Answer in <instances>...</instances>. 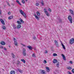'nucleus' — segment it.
Wrapping results in <instances>:
<instances>
[{
  "mask_svg": "<svg viewBox=\"0 0 74 74\" xmlns=\"http://www.w3.org/2000/svg\"><path fill=\"white\" fill-rule=\"evenodd\" d=\"M19 11L21 14L25 18H26V14H25V13L23 11H22V10H20Z\"/></svg>",
  "mask_w": 74,
  "mask_h": 74,
  "instance_id": "f257e3e1",
  "label": "nucleus"
},
{
  "mask_svg": "<svg viewBox=\"0 0 74 74\" xmlns=\"http://www.w3.org/2000/svg\"><path fill=\"white\" fill-rule=\"evenodd\" d=\"M23 56H26V49L25 48H23Z\"/></svg>",
  "mask_w": 74,
  "mask_h": 74,
  "instance_id": "f03ea898",
  "label": "nucleus"
},
{
  "mask_svg": "<svg viewBox=\"0 0 74 74\" xmlns=\"http://www.w3.org/2000/svg\"><path fill=\"white\" fill-rule=\"evenodd\" d=\"M68 19L69 21L71 23H72V17H71V16H69L68 17Z\"/></svg>",
  "mask_w": 74,
  "mask_h": 74,
  "instance_id": "7ed1b4c3",
  "label": "nucleus"
},
{
  "mask_svg": "<svg viewBox=\"0 0 74 74\" xmlns=\"http://www.w3.org/2000/svg\"><path fill=\"white\" fill-rule=\"evenodd\" d=\"M74 42V38H73L72 39H70V40L69 41V43L71 44H73Z\"/></svg>",
  "mask_w": 74,
  "mask_h": 74,
  "instance_id": "20e7f679",
  "label": "nucleus"
},
{
  "mask_svg": "<svg viewBox=\"0 0 74 74\" xmlns=\"http://www.w3.org/2000/svg\"><path fill=\"white\" fill-rule=\"evenodd\" d=\"M13 40H14V44L16 45H18V43L16 41V40L15 39V38H13Z\"/></svg>",
  "mask_w": 74,
  "mask_h": 74,
  "instance_id": "39448f33",
  "label": "nucleus"
},
{
  "mask_svg": "<svg viewBox=\"0 0 74 74\" xmlns=\"http://www.w3.org/2000/svg\"><path fill=\"white\" fill-rule=\"evenodd\" d=\"M0 21L2 24H3V25H5V23H4V20H3L2 19H0Z\"/></svg>",
  "mask_w": 74,
  "mask_h": 74,
  "instance_id": "423d86ee",
  "label": "nucleus"
},
{
  "mask_svg": "<svg viewBox=\"0 0 74 74\" xmlns=\"http://www.w3.org/2000/svg\"><path fill=\"white\" fill-rule=\"evenodd\" d=\"M69 12H70L72 15H74V12H73V11L71 10V9H70L69 10Z\"/></svg>",
  "mask_w": 74,
  "mask_h": 74,
  "instance_id": "0eeeda50",
  "label": "nucleus"
},
{
  "mask_svg": "<svg viewBox=\"0 0 74 74\" xmlns=\"http://www.w3.org/2000/svg\"><path fill=\"white\" fill-rule=\"evenodd\" d=\"M46 71L47 72H49L50 70V69H49V67L46 66Z\"/></svg>",
  "mask_w": 74,
  "mask_h": 74,
  "instance_id": "6e6552de",
  "label": "nucleus"
},
{
  "mask_svg": "<svg viewBox=\"0 0 74 74\" xmlns=\"http://www.w3.org/2000/svg\"><path fill=\"white\" fill-rule=\"evenodd\" d=\"M27 47L28 48V49H30V50H32V49H33V47H32L30 46H27Z\"/></svg>",
  "mask_w": 74,
  "mask_h": 74,
  "instance_id": "1a4fd4ad",
  "label": "nucleus"
},
{
  "mask_svg": "<svg viewBox=\"0 0 74 74\" xmlns=\"http://www.w3.org/2000/svg\"><path fill=\"white\" fill-rule=\"evenodd\" d=\"M62 58L63 59V60H66V57H65V56H64V55H63V54H62Z\"/></svg>",
  "mask_w": 74,
  "mask_h": 74,
  "instance_id": "9d476101",
  "label": "nucleus"
},
{
  "mask_svg": "<svg viewBox=\"0 0 74 74\" xmlns=\"http://www.w3.org/2000/svg\"><path fill=\"white\" fill-rule=\"evenodd\" d=\"M17 29H20L21 27V25L18 24L17 25V26H16Z\"/></svg>",
  "mask_w": 74,
  "mask_h": 74,
  "instance_id": "9b49d317",
  "label": "nucleus"
},
{
  "mask_svg": "<svg viewBox=\"0 0 74 74\" xmlns=\"http://www.w3.org/2000/svg\"><path fill=\"white\" fill-rule=\"evenodd\" d=\"M35 15V16L36 18V19H37L38 20H38H39V18H38V17L36 15V14H34Z\"/></svg>",
  "mask_w": 74,
  "mask_h": 74,
  "instance_id": "f8f14e48",
  "label": "nucleus"
},
{
  "mask_svg": "<svg viewBox=\"0 0 74 74\" xmlns=\"http://www.w3.org/2000/svg\"><path fill=\"white\" fill-rule=\"evenodd\" d=\"M10 74H15V71H12L10 72Z\"/></svg>",
  "mask_w": 74,
  "mask_h": 74,
  "instance_id": "ddd939ff",
  "label": "nucleus"
},
{
  "mask_svg": "<svg viewBox=\"0 0 74 74\" xmlns=\"http://www.w3.org/2000/svg\"><path fill=\"white\" fill-rule=\"evenodd\" d=\"M0 44H1V45H5V42H4V41L1 42Z\"/></svg>",
  "mask_w": 74,
  "mask_h": 74,
  "instance_id": "4468645a",
  "label": "nucleus"
},
{
  "mask_svg": "<svg viewBox=\"0 0 74 74\" xmlns=\"http://www.w3.org/2000/svg\"><path fill=\"white\" fill-rule=\"evenodd\" d=\"M16 2L17 3V4H19L20 5H22V4L19 2V1L18 0H16Z\"/></svg>",
  "mask_w": 74,
  "mask_h": 74,
  "instance_id": "2eb2a0df",
  "label": "nucleus"
},
{
  "mask_svg": "<svg viewBox=\"0 0 74 74\" xmlns=\"http://www.w3.org/2000/svg\"><path fill=\"white\" fill-rule=\"evenodd\" d=\"M20 21H21V22L22 23H24V21L22 20V19L21 18H20L19 19Z\"/></svg>",
  "mask_w": 74,
  "mask_h": 74,
  "instance_id": "dca6fc26",
  "label": "nucleus"
},
{
  "mask_svg": "<svg viewBox=\"0 0 74 74\" xmlns=\"http://www.w3.org/2000/svg\"><path fill=\"white\" fill-rule=\"evenodd\" d=\"M12 18H13V16H10L8 18V19H12Z\"/></svg>",
  "mask_w": 74,
  "mask_h": 74,
  "instance_id": "f3484780",
  "label": "nucleus"
},
{
  "mask_svg": "<svg viewBox=\"0 0 74 74\" xmlns=\"http://www.w3.org/2000/svg\"><path fill=\"white\" fill-rule=\"evenodd\" d=\"M61 45L62 47L64 49H66V47H65V46L63 45V43H62Z\"/></svg>",
  "mask_w": 74,
  "mask_h": 74,
  "instance_id": "a211bd4d",
  "label": "nucleus"
},
{
  "mask_svg": "<svg viewBox=\"0 0 74 74\" xmlns=\"http://www.w3.org/2000/svg\"><path fill=\"white\" fill-rule=\"evenodd\" d=\"M21 61H22L24 63H26V61H25V60H24V59H22L21 60Z\"/></svg>",
  "mask_w": 74,
  "mask_h": 74,
  "instance_id": "6ab92c4d",
  "label": "nucleus"
},
{
  "mask_svg": "<svg viewBox=\"0 0 74 74\" xmlns=\"http://www.w3.org/2000/svg\"><path fill=\"white\" fill-rule=\"evenodd\" d=\"M57 61V60H56V59H54L53 61V63H56Z\"/></svg>",
  "mask_w": 74,
  "mask_h": 74,
  "instance_id": "aec40b11",
  "label": "nucleus"
},
{
  "mask_svg": "<svg viewBox=\"0 0 74 74\" xmlns=\"http://www.w3.org/2000/svg\"><path fill=\"white\" fill-rule=\"evenodd\" d=\"M41 72L42 74H45V73L44 70H42Z\"/></svg>",
  "mask_w": 74,
  "mask_h": 74,
  "instance_id": "412c9836",
  "label": "nucleus"
},
{
  "mask_svg": "<svg viewBox=\"0 0 74 74\" xmlns=\"http://www.w3.org/2000/svg\"><path fill=\"white\" fill-rule=\"evenodd\" d=\"M45 14H46L47 16H49V13H48V12L45 13Z\"/></svg>",
  "mask_w": 74,
  "mask_h": 74,
  "instance_id": "4be33fe9",
  "label": "nucleus"
},
{
  "mask_svg": "<svg viewBox=\"0 0 74 74\" xmlns=\"http://www.w3.org/2000/svg\"><path fill=\"white\" fill-rule=\"evenodd\" d=\"M67 69H68V70H71V69H72V68H71V67L70 66H68L67 67Z\"/></svg>",
  "mask_w": 74,
  "mask_h": 74,
  "instance_id": "5701e85b",
  "label": "nucleus"
},
{
  "mask_svg": "<svg viewBox=\"0 0 74 74\" xmlns=\"http://www.w3.org/2000/svg\"><path fill=\"white\" fill-rule=\"evenodd\" d=\"M36 14L38 16H40V13L38 12H37Z\"/></svg>",
  "mask_w": 74,
  "mask_h": 74,
  "instance_id": "b1692460",
  "label": "nucleus"
},
{
  "mask_svg": "<svg viewBox=\"0 0 74 74\" xmlns=\"http://www.w3.org/2000/svg\"><path fill=\"white\" fill-rule=\"evenodd\" d=\"M2 28L3 30H5L6 29V27L4 25L2 26Z\"/></svg>",
  "mask_w": 74,
  "mask_h": 74,
  "instance_id": "393cba45",
  "label": "nucleus"
},
{
  "mask_svg": "<svg viewBox=\"0 0 74 74\" xmlns=\"http://www.w3.org/2000/svg\"><path fill=\"white\" fill-rule=\"evenodd\" d=\"M12 58H15V55H14V53H12Z\"/></svg>",
  "mask_w": 74,
  "mask_h": 74,
  "instance_id": "a878e982",
  "label": "nucleus"
},
{
  "mask_svg": "<svg viewBox=\"0 0 74 74\" xmlns=\"http://www.w3.org/2000/svg\"><path fill=\"white\" fill-rule=\"evenodd\" d=\"M54 43L55 44V45H56V44H58V42L56 40H54Z\"/></svg>",
  "mask_w": 74,
  "mask_h": 74,
  "instance_id": "bb28decb",
  "label": "nucleus"
},
{
  "mask_svg": "<svg viewBox=\"0 0 74 74\" xmlns=\"http://www.w3.org/2000/svg\"><path fill=\"white\" fill-rule=\"evenodd\" d=\"M17 23H18V24H20V25H21V23L19 21H17Z\"/></svg>",
  "mask_w": 74,
  "mask_h": 74,
  "instance_id": "cd10ccee",
  "label": "nucleus"
},
{
  "mask_svg": "<svg viewBox=\"0 0 74 74\" xmlns=\"http://www.w3.org/2000/svg\"><path fill=\"white\" fill-rule=\"evenodd\" d=\"M53 56H58V55L55 53H54L53 54Z\"/></svg>",
  "mask_w": 74,
  "mask_h": 74,
  "instance_id": "c85d7f7f",
  "label": "nucleus"
},
{
  "mask_svg": "<svg viewBox=\"0 0 74 74\" xmlns=\"http://www.w3.org/2000/svg\"><path fill=\"white\" fill-rule=\"evenodd\" d=\"M21 2L23 4H25V1L24 0H22Z\"/></svg>",
  "mask_w": 74,
  "mask_h": 74,
  "instance_id": "c756f323",
  "label": "nucleus"
},
{
  "mask_svg": "<svg viewBox=\"0 0 74 74\" xmlns=\"http://www.w3.org/2000/svg\"><path fill=\"white\" fill-rule=\"evenodd\" d=\"M44 11L45 13H46V12H47V10H46V9H44Z\"/></svg>",
  "mask_w": 74,
  "mask_h": 74,
  "instance_id": "7c9ffc66",
  "label": "nucleus"
},
{
  "mask_svg": "<svg viewBox=\"0 0 74 74\" xmlns=\"http://www.w3.org/2000/svg\"><path fill=\"white\" fill-rule=\"evenodd\" d=\"M55 45H56V47H59V44H58V43L56 44Z\"/></svg>",
  "mask_w": 74,
  "mask_h": 74,
  "instance_id": "2f4dec72",
  "label": "nucleus"
},
{
  "mask_svg": "<svg viewBox=\"0 0 74 74\" xmlns=\"http://www.w3.org/2000/svg\"><path fill=\"white\" fill-rule=\"evenodd\" d=\"M41 3L42 4V5H44V1H42V2H41Z\"/></svg>",
  "mask_w": 74,
  "mask_h": 74,
  "instance_id": "473e14b6",
  "label": "nucleus"
},
{
  "mask_svg": "<svg viewBox=\"0 0 74 74\" xmlns=\"http://www.w3.org/2000/svg\"><path fill=\"white\" fill-rule=\"evenodd\" d=\"M13 27L14 29H16V26L14 25H13Z\"/></svg>",
  "mask_w": 74,
  "mask_h": 74,
  "instance_id": "72a5a7b5",
  "label": "nucleus"
},
{
  "mask_svg": "<svg viewBox=\"0 0 74 74\" xmlns=\"http://www.w3.org/2000/svg\"><path fill=\"white\" fill-rule=\"evenodd\" d=\"M62 19H59V22L60 23H61L62 22Z\"/></svg>",
  "mask_w": 74,
  "mask_h": 74,
  "instance_id": "f704fd0d",
  "label": "nucleus"
},
{
  "mask_svg": "<svg viewBox=\"0 0 74 74\" xmlns=\"http://www.w3.org/2000/svg\"><path fill=\"white\" fill-rule=\"evenodd\" d=\"M19 63H20V62L19 61H18L17 62L16 64L18 65V64H19Z\"/></svg>",
  "mask_w": 74,
  "mask_h": 74,
  "instance_id": "c9c22d12",
  "label": "nucleus"
},
{
  "mask_svg": "<svg viewBox=\"0 0 74 74\" xmlns=\"http://www.w3.org/2000/svg\"><path fill=\"white\" fill-rule=\"evenodd\" d=\"M32 56H33V57H34V58L36 56V55H34V53H33L32 54Z\"/></svg>",
  "mask_w": 74,
  "mask_h": 74,
  "instance_id": "e433bc0d",
  "label": "nucleus"
},
{
  "mask_svg": "<svg viewBox=\"0 0 74 74\" xmlns=\"http://www.w3.org/2000/svg\"><path fill=\"white\" fill-rule=\"evenodd\" d=\"M48 11H50V12H52V10H51V9H50V8H48Z\"/></svg>",
  "mask_w": 74,
  "mask_h": 74,
  "instance_id": "4c0bfd02",
  "label": "nucleus"
},
{
  "mask_svg": "<svg viewBox=\"0 0 74 74\" xmlns=\"http://www.w3.org/2000/svg\"><path fill=\"white\" fill-rule=\"evenodd\" d=\"M8 15H10L11 14V12H10V11H9V12H8Z\"/></svg>",
  "mask_w": 74,
  "mask_h": 74,
  "instance_id": "58836bf2",
  "label": "nucleus"
},
{
  "mask_svg": "<svg viewBox=\"0 0 74 74\" xmlns=\"http://www.w3.org/2000/svg\"><path fill=\"white\" fill-rule=\"evenodd\" d=\"M36 5L37 6V5H39V3H36Z\"/></svg>",
  "mask_w": 74,
  "mask_h": 74,
  "instance_id": "ea45409f",
  "label": "nucleus"
},
{
  "mask_svg": "<svg viewBox=\"0 0 74 74\" xmlns=\"http://www.w3.org/2000/svg\"><path fill=\"white\" fill-rule=\"evenodd\" d=\"M45 53L46 54L47 53H48V51L47 50H45Z\"/></svg>",
  "mask_w": 74,
  "mask_h": 74,
  "instance_id": "a19ab883",
  "label": "nucleus"
},
{
  "mask_svg": "<svg viewBox=\"0 0 74 74\" xmlns=\"http://www.w3.org/2000/svg\"><path fill=\"white\" fill-rule=\"evenodd\" d=\"M56 66L57 67H59V64H57Z\"/></svg>",
  "mask_w": 74,
  "mask_h": 74,
  "instance_id": "79ce46f5",
  "label": "nucleus"
},
{
  "mask_svg": "<svg viewBox=\"0 0 74 74\" xmlns=\"http://www.w3.org/2000/svg\"><path fill=\"white\" fill-rule=\"evenodd\" d=\"M72 72L73 73H74V69H73L72 70Z\"/></svg>",
  "mask_w": 74,
  "mask_h": 74,
  "instance_id": "37998d69",
  "label": "nucleus"
},
{
  "mask_svg": "<svg viewBox=\"0 0 74 74\" xmlns=\"http://www.w3.org/2000/svg\"><path fill=\"white\" fill-rule=\"evenodd\" d=\"M56 63L57 64H59V62H58V61H57Z\"/></svg>",
  "mask_w": 74,
  "mask_h": 74,
  "instance_id": "c03bdc74",
  "label": "nucleus"
},
{
  "mask_svg": "<svg viewBox=\"0 0 74 74\" xmlns=\"http://www.w3.org/2000/svg\"><path fill=\"white\" fill-rule=\"evenodd\" d=\"M21 45H23V46L24 47H26V45H23V44H21Z\"/></svg>",
  "mask_w": 74,
  "mask_h": 74,
  "instance_id": "a18cd8bd",
  "label": "nucleus"
},
{
  "mask_svg": "<svg viewBox=\"0 0 74 74\" xmlns=\"http://www.w3.org/2000/svg\"><path fill=\"white\" fill-rule=\"evenodd\" d=\"M44 63H47V61L46 60H44Z\"/></svg>",
  "mask_w": 74,
  "mask_h": 74,
  "instance_id": "49530a36",
  "label": "nucleus"
},
{
  "mask_svg": "<svg viewBox=\"0 0 74 74\" xmlns=\"http://www.w3.org/2000/svg\"><path fill=\"white\" fill-rule=\"evenodd\" d=\"M0 47L1 49H3V47L2 46H1Z\"/></svg>",
  "mask_w": 74,
  "mask_h": 74,
  "instance_id": "de8ad7c7",
  "label": "nucleus"
},
{
  "mask_svg": "<svg viewBox=\"0 0 74 74\" xmlns=\"http://www.w3.org/2000/svg\"><path fill=\"white\" fill-rule=\"evenodd\" d=\"M33 39L34 40H36V37H34L33 38Z\"/></svg>",
  "mask_w": 74,
  "mask_h": 74,
  "instance_id": "09e8293b",
  "label": "nucleus"
},
{
  "mask_svg": "<svg viewBox=\"0 0 74 74\" xmlns=\"http://www.w3.org/2000/svg\"><path fill=\"white\" fill-rule=\"evenodd\" d=\"M70 63H71V64H72L73 63V62H72L71 61H70Z\"/></svg>",
  "mask_w": 74,
  "mask_h": 74,
  "instance_id": "8fccbe9b",
  "label": "nucleus"
},
{
  "mask_svg": "<svg viewBox=\"0 0 74 74\" xmlns=\"http://www.w3.org/2000/svg\"><path fill=\"white\" fill-rule=\"evenodd\" d=\"M4 50H5V51H7V48H6L5 47L4 48Z\"/></svg>",
  "mask_w": 74,
  "mask_h": 74,
  "instance_id": "3c124183",
  "label": "nucleus"
},
{
  "mask_svg": "<svg viewBox=\"0 0 74 74\" xmlns=\"http://www.w3.org/2000/svg\"><path fill=\"white\" fill-rule=\"evenodd\" d=\"M20 73H22V71H21H21H19Z\"/></svg>",
  "mask_w": 74,
  "mask_h": 74,
  "instance_id": "603ef678",
  "label": "nucleus"
},
{
  "mask_svg": "<svg viewBox=\"0 0 74 74\" xmlns=\"http://www.w3.org/2000/svg\"><path fill=\"white\" fill-rule=\"evenodd\" d=\"M18 70L19 71H21V69H18Z\"/></svg>",
  "mask_w": 74,
  "mask_h": 74,
  "instance_id": "864d4df0",
  "label": "nucleus"
},
{
  "mask_svg": "<svg viewBox=\"0 0 74 74\" xmlns=\"http://www.w3.org/2000/svg\"><path fill=\"white\" fill-rule=\"evenodd\" d=\"M11 5H12L13 6H14V5L13 3H12L11 4Z\"/></svg>",
  "mask_w": 74,
  "mask_h": 74,
  "instance_id": "5fc2aeb1",
  "label": "nucleus"
},
{
  "mask_svg": "<svg viewBox=\"0 0 74 74\" xmlns=\"http://www.w3.org/2000/svg\"><path fill=\"white\" fill-rule=\"evenodd\" d=\"M8 5H9V6H10V5H10V4L9 3H8Z\"/></svg>",
  "mask_w": 74,
  "mask_h": 74,
  "instance_id": "6e6d98bb",
  "label": "nucleus"
},
{
  "mask_svg": "<svg viewBox=\"0 0 74 74\" xmlns=\"http://www.w3.org/2000/svg\"><path fill=\"white\" fill-rule=\"evenodd\" d=\"M1 14V10H0V14Z\"/></svg>",
  "mask_w": 74,
  "mask_h": 74,
  "instance_id": "4d7b16f0",
  "label": "nucleus"
},
{
  "mask_svg": "<svg viewBox=\"0 0 74 74\" xmlns=\"http://www.w3.org/2000/svg\"><path fill=\"white\" fill-rule=\"evenodd\" d=\"M25 0V1H27V0Z\"/></svg>",
  "mask_w": 74,
  "mask_h": 74,
  "instance_id": "13d9d810",
  "label": "nucleus"
},
{
  "mask_svg": "<svg viewBox=\"0 0 74 74\" xmlns=\"http://www.w3.org/2000/svg\"><path fill=\"white\" fill-rule=\"evenodd\" d=\"M3 71H4V69H3Z\"/></svg>",
  "mask_w": 74,
  "mask_h": 74,
  "instance_id": "bf43d9fd",
  "label": "nucleus"
}]
</instances>
